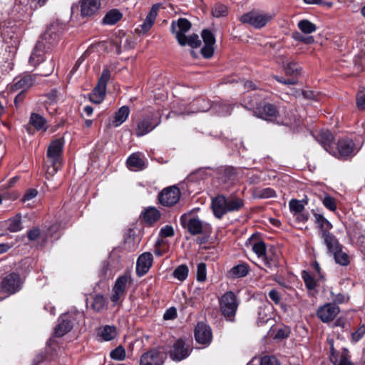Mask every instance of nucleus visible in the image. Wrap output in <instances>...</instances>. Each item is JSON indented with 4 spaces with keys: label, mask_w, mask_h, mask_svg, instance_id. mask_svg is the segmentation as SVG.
<instances>
[{
    "label": "nucleus",
    "mask_w": 365,
    "mask_h": 365,
    "mask_svg": "<svg viewBox=\"0 0 365 365\" xmlns=\"http://www.w3.org/2000/svg\"><path fill=\"white\" fill-rule=\"evenodd\" d=\"M110 357L116 360H123L125 357V349L122 346H118L110 352Z\"/></svg>",
    "instance_id": "nucleus-51"
},
{
    "label": "nucleus",
    "mask_w": 365,
    "mask_h": 365,
    "mask_svg": "<svg viewBox=\"0 0 365 365\" xmlns=\"http://www.w3.org/2000/svg\"><path fill=\"white\" fill-rule=\"evenodd\" d=\"M264 265L267 267V272H272L277 270L278 267L277 257L274 255H266L263 257Z\"/></svg>",
    "instance_id": "nucleus-36"
},
{
    "label": "nucleus",
    "mask_w": 365,
    "mask_h": 365,
    "mask_svg": "<svg viewBox=\"0 0 365 365\" xmlns=\"http://www.w3.org/2000/svg\"><path fill=\"white\" fill-rule=\"evenodd\" d=\"M71 313H65L58 319V323L56 326L54 333L56 336L61 337L68 333L73 327L71 323Z\"/></svg>",
    "instance_id": "nucleus-24"
},
{
    "label": "nucleus",
    "mask_w": 365,
    "mask_h": 365,
    "mask_svg": "<svg viewBox=\"0 0 365 365\" xmlns=\"http://www.w3.org/2000/svg\"><path fill=\"white\" fill-rule=\"evenodd\" d=\"M282 68L286 75L297 77L302 73L301 66L294 61L284 60L282 62Z\"/></svg>",
    "instance_id": "nucleus-29"
},
{
    "label": "nucleus",
    "mask_w": 365,
    "mask_h": 365,
    "mask_svg": "<svg viewBox=\"0 0 365 365\" xmlns=\"http://www.w3.org/2000/svg\"><path fill=\"white\" fill-rule=\"evenodd\" d=\"M153 255L150 252H144L140 255L136 262V273L141 277L145 274L153 264Z\"/></svg>",
    "instance_id": "nucleus-23"
},
{
    "label": "nucleus",
    "mask_w": 365,
    "mask_h": 365,
    "mask_svg": "<svg viewBox=\"0 0 365 365\" xmlns=\"http://www.w3.org/2000/svg\"><path fill=\"white\" fill-rule=\"evenodd\" d=\"M101 336L104 341H110L117 335V330L114 326L106 325L101 329Z\"/></svg>",
    "instance_id": "nucleus-37"
},
{
    "label": "nucleus",
    "mask_w": 365,
    "mask_h": 365,
    "mask_svg": "<svg viewBox=\"0 0 365 365\" xmlns=\"http://www.w3.org/2000/svg\"><path fill=\"white\" fill-rule=\"evenodd\" d=\"M297 26L299 30L306 34H312L317 30L316 25L307 19H302L299 21Z\"/></svg>",
    "instance_id": "nucleus-38"
},
{
    "label": "nucleus",
    "mask_w": 365,
    "mask_h": 365,
    "mask_svg": "<svg viewBox=\"0 0 365 365\" xmlns=\"http://www.w3.org/2000/svg\"><path fill=\"white\" fill-rule=\"evenodd\" d=\"M212 14L215 18L226 16L227 15V8L222 4L217 3L212 7Z\"/></svg>",
    "instance_id": "nucleus-42"
},
{
    "label": "nucleus",
    "mask_w": 365,
    "mask_h": 365,
    "mask_svg": "<svg viewBox=\"0 0 365 365\" xmlns=\"http://www.w3.org/2000/svg\"><path fill=\"white\" fill-rule=\"evenodd\" d=\"M127 166L132 171L142 170L145 168V163L138 153H133L127 159Z\"/></svg>",
    "instance_id": "nucleus-28"
},
{
    "label": "nucleus",
    "mask_w": 365,
    "mask_h": 365,
    "mask_svg": "<svg viewBox=\"0 0 365 365\" xmlns=\"http://www.w3.org/2000/svg\"><path fill=\"white\" fill-rule=\"evenodd\" d=\"M63 140L58 138L48 145L47 156L51 167L48 168V173L53 175L61 168V157L63 148Z\"/></svg>",
    "instance_id": "nucleus-4"
},
{
    "label": "nucleus",
    "mask_w": 365,
    "mask_h": 365,
    "mask_svg": "<svg viewBox=\"0 0 365 365\" xmlns=\"http://www.w3.org/2000/svg\"><path fill=\"white\" fill-rule=\"evenodd\" d=\"M165 355L158 350H150L144 353L140 360V365H163Z\"/></svg>",
    "instance_id": "nucleus-19"
},
{
    "label": "nucleus",
    "mask_w": 365,
    "mask_h": 365,
    "mask_svg": "<svg viewBox=\"0 0 365 365\" xmlns=\"http://www.w3.org/2000/svg\"><path fill=\"white\" fill-rule=\"evenodd\" d=\"M41 232L39 228L34 227L27 232V237L29 240H36L40 236Z\"/></svg>",
    "instance_id": "nucleus-58"
},
{
    "label": "nucleus",
    "mask_w": 365,
    "mask_h": 365,
    "mask_svg": "<svg viewBox=\"0 0 365 365\" xmlns=\"http://www.w3.org/2000/svg\"><path fill=\"white\" fill-rule=\"evenodd\" d=\"M272 18L273 16L272 14L253 10L242 15L240 21L255 29H261Z\"/></svg>",
    "instance_id": "nucleus-7"
},
{
    "label": "nucleus",
    "mask_w": 365,
    "mask_h": 365,
    "mask_svg": "<svg viewBox=\"0 0 365 365\" xmlns=\"http://www.w3.org/2000/svg\"><path fill=\"white\" fill-rule=\"evenodd\" d=\"M191 27L190 22L186 19H179L177 21H173L171 24V32L175 35L179 44H183L185 42L183 38L186 36Z\"/></svg>",
    "instance_id": "nucleus-14"
},
{
    "label": "nucleus",
    "mask_w": 365,
    "mask_h": 365,
    "mask_svg": "<svg viewBox=\"0 0 365 365\" xmlns=\"http://www.w3.org/2000/svg\"><path fill=\"white\" fill-rule=\"evenodd\" d=\"M220 309L227 321L234 322L239 302L236 295L231 291L226 292L219 299Z\"/></svg>",
    "instance_id": "nucleus-3"
},
{
    "label": "nucleus",
    "mask_w": 365,
    "mask_h": 365,
    "mask_svg": "<svg viewBox=\"0 0 365 365\" xmlns=\"http://www.w3.org/2000/svg\"><path fill=\"white\" fill-rule=\"evenodd\" d=\"M202 38L204 46L201 49V53L205 58H209L213 56L215 51V38L214 34L208 29H204L202 31Z\"/></svg>",
    "instance_id": "nucleus-18"
},
{
    "label": "nucleus",
    "mask_w": 365,
    "mask_h": 365,
    "mask_svg": "<svg viewBox=\"0 0 365 365\" xmlns=\"http://www.w3.org/2000/svg\"><path fill=\"white\" fill-rule=\"evenodd\" d=\"M160 235L162 237H169L174 235V230L171 225H165L160 231Z\"/></svg>",
    "instance_id": "nucleus-54"
},
{
    "label": "nucleus",
    "mask_w": 365,
    "mask_h": 365,
    "mask_svg": "<svg viewBox=\"0 0 365 365\" xmlns=\"http://www.w3.org/2000/svg\"><path fill=\"white\" fill-rule=\"evenodd\" d=\"M196 103L200 106L197 108L196 112H205L210 108V103L204 99L197 100Z\"/></svg>",
    "instance_id": "nucleus-55"
},
{
    "label": "nucleus",
    "mask_w": 365,
    "mask_h": 365,
    "mask_svg": "<svg viewBox=\"0 0 365 365\" xmlns=\"http://www.w3.org/2000/svg\"><path fill=\"white\" fill-rule=\"evenodd\" d=\"M254 113L259 118L267 121H272L277 118L278 111L275 106L267 103L257 106Z\"/></svg>",
    "instance_id": "nucleus-20"
},
{
    "label": "nucleus",
    "mask_w": 365,
    "mask_h": 365,
    "mask_svg": "<svg viewBox=\"0 0 365 365\" xmlns=\"http://www.w3.org/2000/svg\"><path fill=\"white\" fill-rule=\"evenodd\" d=\"M64 29L65 25L58 21H53L47 26L29 57V63L31 66L36 67L47 58L58 44Z\"/></svg>",
    "instance_id": "nucleus-1"
},
{
    "label": "nucleus",
    "mask_w": 365,
    "mask_h": 365,
    "mask_svg": "<svg viewBox=\"0 0 365 365\" xmlns=\"http://www.w3.org/2000/svg\"><path fill=\"white\" fill-rule=\"evenodd\" d=\"M297 40L302 42H304L307 44H312L314 42V38L313 36H299L297 38Z\"/></svg>",
    "instance_id": "nucleus-64"
},
{
    "label": "nucleus",
    "mask_w": 365,
    "mask_h": 365,
    "mask_svg": "<svg viewBox=\"0 0 365 365\" xmlns=\"http://www.w3.org/2000/svg\"><path fill=\"white\" fill-rule=\"evenodd\" d=\"M161 122L160 115L153 113H148L140 118L137 123L135 135L143 136L154 130Z\"/></svg>",
    "instance_id": "nucleus-8"
},
{
    "label": "nucleus",
    "mask_w": 365,
    "mask_h": 365,
    "mask_svg": "<svg viewBox=\"0 0 365 365\" xmlns=\"http://www.w3.org/2000/svg\"><path fill=\"white\" fill-rule=\"evenodd\" d=\"M183 41L185 43L180 44L181 46L189 45L192 48H197L201 43L199 36L197 34H192L189 36H185L183 38Z\"/></svg>",
    "instance_id": "nucleus-45"
},
{
    "label": "nucleus",
    "mask_w": 365,
    "mask_h": 365,
    "mask_svg": "<svg viewBox=\"0 0 365 365\" xmlns=\"http://www.w3.org/2000/svg\"><path fill=\"white\" fill-rule=\"evenodd\" d=\"M191 351L190 346L185 341L179 339L175 342L170 351V356L174 361H181L187 358Z\"/></svg>",
    "instance_id": "nucleus-15"
},
{
    "label": "nucleus",
    "mask_w": 365,
    "mask_h": 365,
    "mask_svg": "<svg viewBox=\"0 0 365 365\" xmlns=\"http://www.w3.org/2000/svg\"><path fill=\"white\" fill-rule=\"evenodd\" d=\"M189 269L187 265L181 264L175 268L173 275L175 278L182 282L187 277Z\"/></svg>",
    "instance_id": "nucleus-41"
},
{
    "label": "nucleus",
    "mask_w": 365,
    "mask_h": 365,
    "mask_svg": "<svg viewBox=\"0 0 365 365\" xmlns=\"http://www.w3.org/2000/svg\"><path fill=\"white\" fill-rule=\"evenodd\" d=\"M37 74H24L16 76L9 84L6 89L9 92L15 93L19 91H26L31 87L37 83Z\"/></svg>",
    "instance_id": "nucleus-9"
},
{
    "label": "nucleus",
    "mask_w": 365,
    "mask_h": 365,
    "mask_svg": "<svg viewBox=\"0 0 365 365\" xmlns=\"http://www.w3.org/2000/svg\"><path fill=\"white\" fill-rule=\"evenodd\" d=\"M356 154L354 143L351 139L343 138L337 143V157L346 158Z\"/></svg>",
    "instance_id": "nucleus-25"
},
{
    "label": "nucleus",
    "mask_w": 365,
    "mask_h": 365,
    "mask_svg": "<svg viewBox=\"0 0 365 365\" xmlns=\"http://www.w3.org/2000/svg\"><path fill=\"white\" fill-rule=\"evenodd\" d=\"M24 284V280L16 272H11L2 278L0 282V291L7 296H10L19 292Z\"/></svg>",
    "instance_id": "nucleus-6"
},
{
    "label": "nucleus",
    "mask_w": 365,
    "mask_h": 365,
    "mask_svg": "<svg viewBox=\"0 0 365 365\" xmlns=\"http://www.w3.org/2000/svg\"><path fill=\"white\" fill-rule=\"evenodd\" d=\"M130 113V109L128 106H123L120 107L115 113L114 118L111 125L113 127H118L122 125L128 118Z\"/></svg>",
    "instance_id": "nucleus-31"
},
{
    "label": "nucleus",
    "mask_w": 365,
    "mask_h": 365,
    "mask_svg": "<svg viewBox=\"0 0 365 365\" xmlns=\"http://www.w3.org/2000/svg\"><path fill=\"white\" fill-rule=\"evenodd\" d=\"M180 223L184 227H186L189 232L192 235L209 234L211 232L212 228L209 223L191 216L190 214H183L180 217Z\"/></svg>",
    "instance_id": "nucleus-5"
},
{
    "label": "nucleus",
    "mask_w": 365,
    "mask_h": 365,
    "mask_svg": "<svg viewBox=\"0 0 365 365\" xmlns=\"http://www.w3.org/2000/svg\"><path fill=\"white\" fill-rule=\"evenodd\" d=\"M356 106L359 109L365 108V90L359 91L356 94Z\"/></svg>",
    "instance_id": "nucleus-53"
},
{
    "label": "nucleus",
    "mask_w": 365,
    "mask_h": 365,
    "mask_svg": "<svg viewBox=\"0 0 365 365\" xmlns=\"http://www.w3.org/2000/svg\"><path fill=\"white\" fill-rule=\"evenodd\" d=\"M29 123L38 130L46 131L48 128L46 119L37 113H32L31 115Z\"/></svg>",
    "instance_id": "nucleus-35"
},
{
    "label": "nucleus",
    "mask_w": 365,
    "mask_h": 365,
    "mask_svg": "<svg viewBox=\"0 0 365 365\" xmlns=\"http://www.w3.org/2000/svg\"><path fill=\"white\" fill-rule=\"evenodd\" d=\"M289 207L291 213L293 215H296L299 212H302L304 209V203L302 200L297 199H292L289 202Z\"/></svg>",
    "instance_id": "nucleus-39"
},
{
    "label": "nucleus",
    "mask_w": 365,
    "mask_h": 365,
    "mask_svg": "<svg viewBox=\"0 0 365 365\" xmlns=\"http://www.w3.org/2000/svg\"><path fill=\"white\" fill-rule=\"evenodd\" d=\"M314 222L319 227L321 237L323 239L324 243L336 242V237L329 232L333 227L331 223L321 214L314 213Z\"/></svg>",
    "instance_id": "nucleus-13"
},
{
    "label": "nucleus",
    "mask_w": 365,
    "mask_h": 365,
    "mask_svg": "<svg viewBox=\"0 0 365 365\" xmlns=\"http://www.w3.org/2000/svg\"><path fill=\"white\" fill-rule=\"evenodd\" d=\"M272 319L268 307H259L258 310L257 323L258 324H264L269 322Z\"/></svg>",
    "instance_id": "nucleus-40"
},
{
    "label": "nucleus",
    "mask_w": 365,
    "mask_h": 365,
    "mask_svg": "<svg viewBox=\"0 0 365 365\" xmlns=\"http://www.w3.org/2000/svg\"><path fill=\"white\" fill-rule=\"evenodd\" d=\"M331 299L333 301L335 305L342 304L346 301V297L341 293L334 294L333 292H331Z\"/></svg>",
    "instance_id": "nucleus-56"
},
{
    "label": "nucleus",
    "mask_w": 365,
    "mask_h": 365,
    "mask_svg": "<svg viewBox=\"0 0 365 365\" xmlns=\"http://www.w3.org/2000/svg\"><path fill=\"white\" fill-rule=\"evenodd\" d=\"M143 220L149 225L156 222L160 217V212L154 207H149L142 213Z\"/></svg>",
    "instance_id": "nucleus-33"
},
{
    "label": "nucleus",
    "mask_w": 365,
    "mask_h": 365,
    "mask_svg": "<svg viewBox=\"0 0 365 365\" xmlns=\"http://www.w3.org/2000/svg\"><path fill=\"white\" fill-rule=\"evenodd\" d=\"M330 351V360L334 365H354L350 360L349 351L347 349L343 348L341 351H336L331 344Z\"/></svg>",
    "instance_id": "nucleus-21"
},
{
    "label": "nucleus",
    "mask_w": 365,
    "mask_h": 365,
    "mask_svg": "<svg viewBox=\"0 0 365 365\" xmlns=\"http://www.w3.org/2000/svg\"><path fill=\"white\" fill-rule=\"evenodd\" d=\"M329 252L332 253L334 257L335 262L342 266H346L349 264V255L342 251L341 245L336 238V242L325 243Z\"/></svg>",
    "instance_id": "nucleus-16"
},
{
    "label": "nucleus",
    "mask_w": 365,
    "mask_h": 365,
    "mask_svg": "<svg viewBox=\"0 0 365 365\" xmlns=\"http://www.w3.org/2000/svg\"><path fill=\"white\" fill-rule=\"evenodd\" d=\"M302 277L305 283L306 287L308 289L312 290L316 287V281L308 272L303 271L302 273Z\"/></svg>",
    "instance_id": "nucleus-46"
},
{
    "label": "nucleus",
    "mask_w": 365,
    "mask_h": 365,
    "mask_svg": "<svg viewBox=\"0 0 365 365\" xmlns=\"http://www.w3.org/2000/svg\"><path fill=\"white\" fill-rule=\"evenodd\" d=\"M253 252L259 257H263L266 254V245L264 242L259 241L254 244L252 247Z\"/></svg>",
    "instance_id": "nucleus-48"
},
{
    "label": "nucleus",
    "mask_w": 365,
    "mask_h": 365,
    "mask_svg": "<svg viewBox=\"0 0 365 365\" xmlns=\"http://www.w3.org/2000/svg\"><path fill=\"white\" fill-rule=\"evenodd\" d=\"M316 139L325 150L331 153L334 135L329 130H321L316 136Z\"/></svg>",
    "instance_id": "nucleus-27"
},
{
    "label": "nucleus",
    "mask_w": 365,
    "mask_h": 365,
    "mask_svg": "<svg viewBox=\"0 0 365 365\" xmlns=\"http://www.w3.org/2000/svg\"><path fill=\"white\" fill-rule=\"evenodd\" d=\"M101 0H81V14L83 17L96 14L101 8Z\"/></svg>",
    "instance_id": "nucleus-26"
},
{
    "label": "nucleus",
    "mask_w": 365,
    "mask_h": 365,
    "mask_svg": "<svg viewBox=\"0 0 365 365\" xmlns=\"http://www.w3.org/2000/svg\"><path fill=\"white\" fill-rule=\"evenodd\" d=\"M294 216L296 217V219L299 222H305L309 219V214L307 212H303V211L302 212L297 213Z\"/></svg>",
    "instance_id": "nucleus-63"
},
{
    "label": "nucleus",
    "mask_w": 365,
    "mask_h": 365,
    "mask_svg": "<svg viewBox=\"0 0 365 365\" xmlns=\"http://www.w3.org/2000/svg\"><path fill=\"white\" fill-rule=\"evenodd\" d=\"M250 272V266L247 263H240L234 266L229 272L232 278H240L247 276Z\"/></svg>",
    "instance_id": "nucleus-32"
},
{
    "label": "nucleus",
    "mask_w": 365,
    "mask_h": 365,
    "mask_svg": "<svg viewBox=\"0 0 365 365\" xmlns=\"http://www.w3.org/2000/svg\"><path fill=\"white\" fill-rule=\"evenodd\" d=\"M158 6L154 5L152 6L150 12L146 16L143 23L140 25L141 32L145 34L148 32L153 26L156 16L158 15Z\"/></svg>",
    "instance_id": "nucleus-30"
},
{
    "label": "nucleus",
    "mask_w": 365,
    "mask_h": 365,
    "mask_svg": "<svg viewBox=\"0 0 365 365\" xmlns=\"http://www.w3.org/2000/svg\"><path fill=\"white\" fill-rule=\"evenodd\" d=\"M365 334V325H361L356 331L353 332L351 334V340L353 342L359 341Z\"/></svg>",
    "instance_id": "nucleus-52"
},
{
    "label": "nucleus",
    "mask_w": 365,
    "mask_h": 365,
    "mask_svg": "<svg viewBox=\"0 0 365 365\" xmlns=\"http://www.w3.org/2000/svg\"><path fill=\"white\" fill-rule=\"evenodd\" d=\"M123 17V14L119 10L113 9L106 13L102 21L106 25H114Z\"/></svg>",
    "instance_id": "nucleus-34"
},
{
    "label": "nucleus",
    "mask_w": 365,
    "mask_h": 365,
    "mask_svg": "<svg viewBox=\"0 0 365 365\" xmlns=\"http://www.w3.org/2000/svg\"><path fill=\"white\" fill-rule=\"evenodd\" d=\"M274 78L278 82L283 83L284 85H294L297 84V81L295 79H285L282 77H279L278 76H274Z\"/></svg>",
    "instance_id": "nucleus-62"
},
{
    "label": "nucleus",
    "mask_w": 365,
    "mask_h": 365,
    "mask_svg": "<svg viewBox=\"0 0 365 365\" xmlns=\"http://www.w3.org/2000/svg\"><path fill=\"white\" fill-rule=\"evenodd\" d=\"M207 277L206 264L201 262L197 264V280L199 282H205Z\"/></svg>",
    "instance_id": "nucleus-50"
},
{
    "label": "nucleus",
    "mask_w": 365,
    "mask_h": 365,
    "mask_svg": "<svg viewBox=\"0 0 365 365\" xmlns=\"http://www.w3.org/2000/svg\"><path fill=\"white\" fill-rule=\"evenodd\" d=\"M110 78V71L108 68H104L98 81L97 85L89 95V99L91 102L98 104L101 103L106 96V85Z\"/></svg>",
    "instance_id": "nucleus-10"
},
{
    "label": "nucleus",
    "mask_w": 365,
    "mask_h": 365,
    "mask_svg": "<svg viewBox=\"0 0 365 365\" xmlns=\"http://www.w3.org/2000/svg\"><path fill=\"white\" fill-rule=\"evenodd\" d=\"M181 197V192L176 185L167 187L162 190L158 195V200L164 207H173L176 205Z\"/></svg>",
    "instance_id": "nucleus-12"
},
{
    "label": "nucleus",
    "mask_w": 365,
    "mask_h": 365,
    "mask_svg": "<svg viewBox=\"0 0 365 365\" xmlns=\"http://www.w3.org/2000/svg\"><path fill=\"white\" fill-rule=\"evenodd\" d=\"M268 295H269V298L276 304H279L280 303V299H281L280 294H279V292L277 290H276V289H271L269 292Z\"/></svg>",
    "instance_id": "nucleus-60"
},
{
    "label": "nucleus",
    "mask_w": 365,
    "mask_h": 365,
    "mask_svg": "<svg viewBox=\"0 0 365 365\" xmlns=\"http://www.w3.org/2000/svg\"><path fill=\"white\" fill-rule=\"evenodd\" d=\"M48 0H16L14 11L20 14V17L29 16L37 9L43 6Z\"/></svg>",
    "instance_id": "nucleus-11"
},
{
    "label": "nucleus",
    "mask_w": 365,
    "mask_h": 365,
    "mask_svg": "<svg viewBox=\"0 0 365 365\" xmlns=\"http://www.w3.org/2000/svg\"><path fill=\"white\" fill-rule=\"evenodd\" d=\"M339 312L338 306L327 303L317 310V317L324 323L332 321Z\"/></svg>",
    "instance_id": "nucleus-22"
},
{
    "label": "nucleus",
    "mask_w": 365,
    "mask_h": 365,
    "mask_svg": "<svg viewBox=\"0 0 365 365\" xmlns=\"http://www.w3.org/2000/svg\"><path fill=\"white\" fill-rule=\"evenodd\" d=\"M22 229L21 219L20 216H16L8 221V230L10 232H16Z\"/></svg>",
    "instance_id": "nucleus-43"
},
{
    "label": "nucleus",
    "mask_w": 365,
    "mask_h": 365,
    "mask_svg": "<svg viewBox=\"0 0 365 365\" xmlns=\"http://www.w3.org/2000/svg\"><path fill=\"white\" fill-rule=\"evenodd\" d=\"M275 196V191L269 187L264 188L260 191L259 197L262 198H269Z\"/></svg>",
    "instance_id": "nucleus-59"
},
{
    "label": "nucleus",
    "mask_w": 365,
    "mask_h": 365,
    "mask_svg": "<svg viewBox=\"0 0 365 365\" xmlns=\"http://www.w3.org/2000/svg\"><path fill=\"white\" fill-rule=\"evenodd\" d=\"M129 277L128 275L120 276L115 281L113 290L118 292L124 293L125 291L126 284L128 282Z\"/></svg>",
    "instance_id": "nucleus-44"
},
{
    "label": "nucleus",
    "mask_w": 365,
    "mask_h": 365,
    "mask_svg": "<svg viewBox=\"0 0 365 365\" xmlns=\"http://www.w3.org/2000/svg\"><path fill=\"white\" fill-rule=\"evenodd\" d=\"M177 317V311L175 307H170L168 309L163 315V319L165 320H170L173 319Z\"/></svg>",
    "instance_id": "nucleus-57"
},
{
    "label": "nucleus",
    "mask_w": 365,
    "mask_h": 365,
    "mask_svg": "<svg viewBox=\"0 0 365 365\" xmlns=\"http://www.w3.org/2000/svg\"><path fill=\"white\" fill-rule=\"evenodd\" d=\"M243 206V200L234 195L226 197L223 195H219L212 200L213 213L219 219L227 212L240 210Z\"/></svg>",
    "instance_id": "nucleus-2"
},
{
    "label": "nucleus",
    "mask_w": 365,
    "mask_h": 365,
    "mask_svg": "<svg viewBox=\"0 0 365 365\" xmlns=\"http://www.w3.org/2000/svg\"><path fill=\"white\" fill-rule=\"evenodd\" d=\"M322 203L326 208L331 211L336 210V200L330 195H326L322 200Z\"/></svg>",
    "instance_id": "nucleus-49"
},
{
    "label": "nucleus",
    "mask_w": 365,
    "mask_h": 365,
    "mask_svg": "<svg viewBox=\"0 0 365 365\" xmlns=\"http://www.w3.org/2000/svg\"><path fill=\"white\" fill-rule=\"evenodd\" d=\"M195 337L197 343L204 346L209 345L212 339L210 327L203 322L198 323L195 327Z\"/></svg>",
    "instance_id": "nucleus-17"
},
{
    "label": "nucleus",
    "mask_w": 365,
    "mask_h": 365,
    "mask_svg": "<svg viewBox=\"0 0 365 365\" xmlns=\"http://www.w3.org/2000/svg\"><path fill=\"white\" fill-rule=\"evenodd\" d=\"M37 195L38 191L36 189H29L26 192L25 195L22 198V200L24 202L29 201L36 197Z\"/></svg>",
    "instance_id": "nucleus-61"
},
{
    "label": "nucleus",
    "mask_w": 365,
    "mask_h": 365,
    "mask_svg": "<svg viewBox=\"0 0 365 365\" xmlns=\"http://www.w3.org/2000/svg\"><path fill=\"white\" fill-rule=\"evenodd\" d=\"M106 305V301L104 297L102 295H96L94 299L92 304V308L96 312H101L103 310Z\"/></svg>",
    "instance_id": "nucleus-47"
}]
</instances>
